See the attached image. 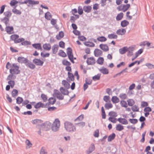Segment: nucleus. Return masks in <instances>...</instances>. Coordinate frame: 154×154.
I'll use <instances>...</instances> for the list:
<instances>
[{"label": "nucleus", "mask_w": 154, "mask_h": 154, "mask_svg": "<svg viewBox=\"0 0 154 154\" xmlns=\"http://www.w3.org/2000/svg\"><path fill=\"white\" fill-rule=\"evenodd\" d=\"M64 127L66 131L69 132H73L76 131V128L73 124L67 121L64 122Z\"/></svg>", "instance_id": "1"}, {"label": "nucleus", "mask_w": 154, "mask_h": 154, "mask_svg": "<svg viewBox=\"0 0 154 154\" xmlns=\"http://www.w3.org/2000/svg\"><path fill=\"white\" fill-rule=\"evenodd\" d=\"M60 122L58 119H56L52 125L51 129L54 131H57L59 129Z\"/></svg>", "instance_id": "2"}, {"label": "nucleus", "mask_w": 154, "mask_h": 154, "mask_svg": "<svg viewBox=\"0 0 154 154\" xmlns=\"http://www.w3.org/2000/svg\"><path fill=\"white\" fill-rule=\"evenodd\" d=\"M19 68V66L16 64L13 63L11 65V68L10 69V72L11 74H18L20 72Z\"/></svg>", "instance_id": "3"}, {"label": "nucleus", "mask_w": 154, "mask_h": 154, "mask_svg": "<svg viewBox=\"0 0 154 154\" xmlns=\"http://www.w3.org/2000/svg\"><path fill=\"white\" fill-rule=\"evenodd\" d=\"M53 95L56 97L59 100H63L64 98V96L61 93L56 89L54 90Z\"/></svg>", "instance_id": "4"}, {"label": "nucleus", "mask_w": 154, "mask_h": 154, "mask_svg": "<svg viewBox=\"0 0 154 154\" xmlns=\"http://www.w3.org/2000/svg\"><path fill=\"white\" fill-rule=\"evenodd\" d=\"M86 62L88 65H93L95 63V60L94 57H91L87 58Z\"/></svg>", "instance_id": "5"}, {"label": "nucleus", "mask_w": 154, "mask_h": 154, "mask_svg": "<svg viewBox=\"0 0 154 154\" xmlns=\"http://www.w3.org/2000/svg\"><path fill=\"white\" fill-rule=\"evenodd\" d=\"M28 60L26 58L23 57H19L17 58V61L19 63H24L25 64L28 61Z\"/></svg>", "instance_id": "6"}, {"label": "nucleus", "mask_w": 154, "mask_h": 154, "mask_svg": "<svg viewBox=\"0 0 154 154\" xmlns=\"http://www.w3.org/2000/svg\"><path fill=\"white\" fill-rule=\"evenodd\" d=\"M33 62L36 65L42 66L44 62L40 59L35 58L33 60Z\"/></svg>", "instance_id": "7"}, {"label": "nucleus", "mask_w": 154, "mask_h": 154, "mask_svg": "<svg viewBox=\"0 0 154 154\" xmlns=\"http://www.w3.org/2000/svg\"><path fill=\"white\" fill-rule=\"evenodd\" d=\"M134 48L132 46L129 47L128 48H127V51L128 53L127 54L128 56H131L133 55V51Z\"/></svg>", "instance_id": "8"}, {"label": "nucleus", "mask_w": 154, "mask_h": 154, "mask_svg": "<svg viewBox=\"0 0 154 154\" xmlns=\"http://www.w3.org/2000/svg\"><path fill=\"white\" fill-rule=\"evenodd\" d=\"M5 30L8 33L11 34L13 33L14 28L12 26H8L6 27Z\"/></svg>", "instance_id": "9"}, {"label": "nucleus", "mask_w": 154, "mask_h": 154, "mask_svg": "<svg viewBox=\"0 0 154 154\" xmlns=\"http://www.w3.org/2000/svg\"><path fill=\"white\" fill-rule=\"evenodd\" d=\"M28 3L29 5H36L39 4V2L33 0H26L24 2V4H26Z\"/></svg>", "instance_id": "10"}, {"label": "nucleus", "mask_w": 154, "mask_h": 154, "mask_svg": "<svg viewBox=\"0 0 154 154\" xmlns=\"http://www.w3.org/2000/svg\"><path fill=\"white\" fill-rule=\"evenodd\" d=\"M126 32V29H125L121 28L118 29L116 31V34L119 35H123L125 34Z\"/></svg>", "instance_id": "11"}, {"label": "nucleus", "mask_w": 154, "mask_h": 154, "mask_svg": "<svg viewBox=\"0 0 154 154\" xmlns=\"http://www.w3.org/2000/svg\"><path fill=\"white\" fill-rule=\"evenodd\" d=\"M68 77L67 78L66 80L67 81L70 82L71 81H73L74 80V76L73 74L69 72H68Z\"/></svg>", "instance_id": "12"}, {"label": "nucleus", "mask_w": 154, "mask_h": 154, "mask_svg": "<svg viewBox=\"0 0 154 154\" xmlns=\"http://www.w3.org/2000/svg\"><path fill=\"white\" fill-rule=\"evenodd\" d=\"M1 20L2 21L5 23L6 26H9V19L8 18L4 17L3 18H1Z\"/></svg>", "instance_id": "13"}, {"label": "nucleus", "mask_w": 154, "mask_h": 154, "mask_svg": "<svg viewBox=\"0 0 154 154\" xmlns=\"http://www.w3.org/2000/svg\"><path fill=\"white\" fill-rule=\"evenodd\" d=\"M117 120L119 123L123 125H127L128 124V122L127 119L124 118H119L117 119Z\"/></svg>", "instance_id": "14"}, {"label": "nucleus", "mask_w": 154, "mask_h": 154, "mask_svg": "<svg viewBox=\"0 0 154 154\" xmlns=\"http://www.w3.org/2000/svg\"><path fill=\"white\" fill-rule=\"evenodd\" d=\"M100 48L104 51H108L109 50L108 47L107 45L101 44L99 45Z\"/></svg>", "instance_id": "15"}, {"label": "nucleus", "mask_w": 154, "mask_h": 154, "mask_svg": "<svg viewBox=\"0 0 154 154\" xmlns=\"http://www.w3.org/2000/svg\"><path fill=\"white\" fill-rule=\"evenodd\" d=\"M25 65L27 67L32 69H35V65L29 60H28V61L27 62V63H26Z\"/></svg>", "instance_id": "16"}, {"label": "nucleus", "mask_w": 154, "mask_h": 154, "mask_svg": "<svg viewBox=\"0 0 154 154\" xmlns=\"http://www.w3.org/2000/svg\"><path fill=\"white\" fill-rule=\"evenodd\" d=\"M45 106L44 103H43L41 102H40L34 105V107L36 109H38L40 107L45 108Z\"/></svg>", "instance_id": "17"}, {"label": "nucleus", "mask_w": 154, "mask_h": 154, "mask_svg": "<svg viewBox=\"0 0 154 154\" xmlns=\"http://www.w3.org/2000/svg\"><path fill=\"white\" fill-rule=\"evenodd\" d=\"M45 127V124H42V125H38L36 127L39 129V131H38V134H41V131L42 130H43V128Z\"/></svg>", "instance_id": "18"}, {"label": "nucleus", "mask_w": 154, "mask_h": 154, "mask_svg": "<svg viewBox=\"0 0 154 154\" xmlns=\"http://www.w3.org/2000/svg\"><path fill=\"white\" fill-rule=\"evenodd\" d=\"M32 46L33 48L38 50H42V48L41 44L40 43H35L32 44Z\"/></svg>", "instance_id": "19"}, {"label": "nucleus", "mask_w": 154, "mask_h": 154, "mask_svg": "<svg viewBox=\"0 0 154 154\" xmlns=\"http://www.w3.org/2000/svg\"><path fill=\"white\" fill-rule=\"evenodd\" d=\"M94 54L96 57H98L100 56L102 54V52L101 50L99 49H96L94 51Z\"/></svg>", "instance_id": "20"}, {"label": "nucleus", "mask_w": 154, "mask_h": 154, "mask_svg": "<svg viewBox=\"0 0 154 154\" xmlns=\"http://www.w3.org/2000/svg\"><path fill=\"white\" fill-rule=\"evenodd\" d=\"M61 93L64 95H68L69 94V92L66 89H64L63 87H60V89Z\"/></svg>", "instance_id": "21"}, {"label": "nucleus", "mask_w": 154, "mask_h": 154, "mask_svg": "<svg viewBox=\"0 0 154 154\" xmlns=\"http://www.w3.org/2000/svg\"><path fill=\"white\" fill-rule=\"evenodd\" d=\"M59 48L58 45L57 44L54 45L52 47V49L53 53L56 54Z\"/></svg>", "instance_id": "22"}, {"label": "nucleus", "mask_w": 154, "mask_h": 154, "mask_svg": "<svg viewBox=\"0 0 154 154\" xmlns=\"http://www.w3.org/2000/svg\"><path fill=\"white\" fill-rule=\"evenodd\" d=\"M43 48L45 50L49 51L51 49V45L50 44L45 43L43 45Z\"/></svg>", "instance_id": "23"}, {"label": "nucleus", "mask_w": 154, "mask_h": 154, "mask_svg": "<svg viewBox=\"0 0 154 154\" xmlns=\"http://www.w3.org/2000/svg\"><path fill=\"white\" fill-rule=\"evenodd\" d=\"M92 9V7L90 6H84L83 9L84 11L88 13L90 12Z\"/></svg>", "instance_id": "24"}, {"label": "nucleus", "mask_w": 154, "mask_h": 154, "mask_svg": "<svg viewBox=\"0 0 154 154\" xmlns=\"http://www.w3.org/2000/svg\"><path fill=\"white\" fill-rule=\"evenodd\" d=\"M64 36V33L63 31L59 32V34L56 36V38L57 40H60Z\"/></svg>", "instance_id": "25"}, {"label": "nucleus", "mask_w": 154, "mask_h": 154, "mask_svg": "<svg viewBox=\"0 0 154 154\" xmlns=\"http://www.w3.org/2000/svg\"><path fill=\"white\" fill-rule=\"evenodd\" d=\"M129 24V22L125 20H122L121 21V25L123 27L126 26L128 25Z\"/></svg>", "instance_id": "26"}, {"label": "nucleus", "mask_w": 154, "mask_h": 154, "mask_svg": "<svg viewBox=\"0 0 154 154\" xmlns=\"http://www.w3.org/2000/svg\"><path fill=\"white\" fill-rule=\"evenodd\" d=\"M100 71L104 74H107L109 73L108 69L104 67H103L101 69H100Z\"/></svg>", "instance_id": "27"}, {"label": "nucleus", "mask_w": 154, "mask_h": 154, "mask_svg": "<svg viewBox=\"0 0 154 154\" xmlns=\"http://www.w3.org/2000/svg\"><path fill=\"white\" fill-rule=\"evenodd\" d=\"M62 84L66 88H70V84L65 80H63L62 81Z\"/></svg>", "instance_id": "28"}, {"label": "nucleus", "mask_w": 154, "mask_h": 154, "mask_svg": "<svg viewBox=\"0 0 154 154\" xmlns=\"http://www.w3.org/2000/svg\"><path fill=\"white\" fill-rule=\"evenodd\" d=\"M112 102L114 103H118L119 102V98L116 96H114L112 97L111 99Z\"/></svg>", "instance_id": "29"}, {"label": "nucleus", "mask_w": 154, "mask_h": 154, "mask_svg": "<svg viewBox=\"0 0 154 154\" xmlns=\"http://www.w3.org/2000/svg\"><path fill=\"white\" fill-rule=\"evenodd\" d=\"M127 48L126 47H124L120 49L119 50V53L122 54H125L127 52Z\"/></svg>", "instance_id": "30"}, {"label": "nucleus", "mask_w": 154, "mask_h": 154, "mask_svg": "<svg viewBox=\"0 0 154 154\" xmlns=\"http://www.w3.org/2000/svg\"><path fill=\"white\" fill-rule=\"evenodd\" d=\"M94 149V145H91V147L88 148V149L86 151V153L87 154H89L93 151Z\"/></svg>", "instance_id": "31"}, {"label": "nucleus", "mask_w": 154, "mask_h": 154, "mask_svg": "<svg viewBox=\"0 0 154 154\" xmlns=\"http://www.w3.org/2000/svg\"><path fill=\"white\" fill-rule=\"evenodd\" d=\"M130 6V5L129 4L122 5V11L124 12H125L128 10Z\"/></svg>", "instance_id": "32"}, {"label": "nucleus", "mask_w": 154, "mask_h": 154, "mask_svg": "<svg viewBox=\"0 0 154 154\" xmlns=\"http://www.w3.org/2000/svg\"><path fill=\"white\" fill-rule=\"evenodd\" d=\"M108 37L110 39H116L118 38V36L116 34L111 33L108 35Z\"/></svg>", "instance_id": "33"}, {"label": "nucleus", "mask_w": 154, "mask_h": 154, "mask_svg": "<svg viewBox=\"0 0 154 154\" xmlns=\"http://www.w3.org/2000/svg\"><path fill=\"white\" fill-rule=\"evenodd\" d=\"M116 137V134L114 133H113L110 134L108 137V141H111L113 140Z\"/></svg>", "instance_id": "34"}, {"label": "nucleus", "mask_w": 154, "mask_h": 154, "mask_svg": "<svg viewBox=\"0 0 154 154\" xmlns=\"http://www.w3.org/2000/svg\"><path fill=\"white\" fill-rule=\"evenodd\" d=\"M52 16L50 12H47L45 14V18L48 20H50L52 18Z\"/></svg>", "instance_id": "35"}, {"label": "nucleus", "mask_w": 154, "mask_h": 154, "mask_svg": "<svg viewBox=\"0 0 154 154\" xmlns=\"http://www.w3.org/2000/svg\"><path fill=\"white\" fill-rule=\"evenodd\" d=\"M19 37V35L16 34L12 35L10 36L11 39L12 40L14 41V43L15 42V41L17 40V39Z\"/></svg>", "instance_id": "36"}, {"label": "nucleus", "mask_w": 154, "mask_h": 154, "mask_svg": "<svg viewBox=\"0 0 154 154\" xmlns=\"http://www.w3.org/2000/svg\"><path fill=\"white\" fill-rule=\"evenodd\" d=\"M18 91L17 90L13 89L11 92L12 96L14 98L16 97L18 95Z\"/></svg>", "instance_id": "37"}, {"label": "nucleus", "mask_w": 154, "mask_h": 154, "mask_svg": "<svg viewBox=\"0 0 154 154\" xmlns=\"http://www.w3.org/2000/svg\"><path fill=\"white\" fill-rule=\"evenodd\" d=\"M124 129L123 126L122 125L119 124L116 125V130L119 131H120Z\"/></svg>", "instance_id": "38"}, {"label": "nucleus", "mask_w": 154, "mask_h": 154, "mask_svg": "<svg viewBox=\"0 0 154 154\" xmlns=\"http://www.w3.org/2000/svg\"><path fill=\"white\" fill-rule=\"evenodd\" d=\"M123 17V14L122 13H120L118 14L116 17L117 20L119 21L121 20Z\"/></svg>", "instance_id": "39"}, {"label": "nucleus", "mask_w": 154, "mask_h": 154, "mask_svg": "<svg viewBox=\"0 0 154 154\" xmlns=\"http://www.w3.org/2000/svg\"><path fill=\"white\" fill-rule=\"evenodd\" d=\"M97 40L100 42H103L106 41L107 39L105 37L103 36H99L97 38Z\"/></svg>", "instance_id": "40"}, {"label": "nucleus", "mask_w": 154, "mask_h": 154, "mask_svg": "<svg viewBox=\"0 0 154 154\" xmlns=\"http://www.w3.org/2000/svg\"><path fill=\"white\" fill-rule=\"evenodd\" d=\"M128 105L130 106H133L135 103L134 100L132 99H129L127 101Z\"/></svg>", "instance_id": "41"}, {"label": "nucleus", "mask_w": 154, "mask_h": 154, "mask_svg": "<svg viewBox=\"0 0 154 154\" xmlns=\"http://www.w3.org/2000/svg\"><path fill=\"white\" fill-rule=\"evenodd\" d=\"M100 76L101 74H98L97 75L93 76L92 78V79L94 81L99 80L100 79Z\"/></svg>", "instance_id": "42"}, {"label": "nucleus", "mask_w": 154, "mask_h": 154, "mask_svg": "<svg viewBox=\"0 0 154 154\" xmlns=\"http://www.w3.org/2000/svg\"><path fill=\"white\" fill-rule=\"evenodd\" d=\"M4 15L5 16V17L8 18L9 19L11 15V13L10 11H7L4 13Z\"/></svg>", "instance_id": "43"}, {"label": "nucleus", "mask_w": 154, "mask_h": 154, "mask_svg": "<svg viewBox=\"0 0 154 154\" xmlns=\"http://www.w3.org/2000/svg\"><path fill=\"white\" fill-rule=\"evenodd\" d=\"M108 115L109 116H110V117H116L118 116L116 112L112 111L110 112H109Z\"/></svg>", "instance_id": "44"}, {"label": "nucleus", "mask_w": 154, "mask_h": 154, "mask_svg": "<svg viewBox=\"0 0 154 154\" xmlns=\"http://www.w3.org/2000/svg\"><path fill=\"white\" fill-rule=\"evenodd\" d=\"M56 99L53 97H50L48 99L49 103L50 104L53 105L56 102Z\"/></svg>", "instance_id": "45"}, {"label": "nucleus", "mask_w": 154, "mask_h": 154, "mask_svg": "<svg viewBox=\"0 0 154 154\" xmlns=\"http://www.w3.org/2000/svg\"><path fill=\"white\" fill-rule=\"evenodd\" d=\"M12 11L14 14H16L20 15L21 14V11L18 10L16 8V7H15L14 9H13Z\"/></svg>", "instance_id": "46"}, {"label": "nucleus", "mask_w": 154, "mask_h": 154, "mask_svg": "<svg viewBox=\"0 0 154 154\" xmlns=\"http://www.w3.org/2000/svg\"><path fill=\"white\" fill-rule=\"evenodd\" d=\"M104 59L102 57H100L97 59V63L100 65H102L103 64Z\"/></svg>", "instance_id": "47"}, {"label": "nucleus", "mask_w": 154, "mask_h": 154, "mask_svg": "<svg viewBox=\"0 0 154 154\" xmlns=\"http://www.w3.org/2000/svg\"><path fill=\"white\" fill-rule=\"evenodd\" d=\"M105 108L106 109H109L112 108L113 105L112 103H106L104 105Z\"/></svg>", "instance_id": "48"}, {"label": "nucleus", "mask_w": 154, "mask_h": 154, "mask_svg": "<svg viewBox=\"0 0 154 154\" xmlns=\"http://www.w3.org/2000/svg\"><path fill=\"white\" fill-rule=\"evenodd\" d=\"M120 104L122 107L126 108L128 106L126 102L123 100L120 101Z\"/></svg>", "instance_id": "49"}, {"label": "nucleus", "mask_w": 154, "mask_h": 154, "mask_svg": "<svg viewBox=\"0 0 154 154\" xmlns=\"http://www.w3.org/2000/svg\"><path fill=\"white\" fill-rule=\"evenodd\" d=\"M23 101L22 98L20 97H18L16 98V103L17 104H20Z\"/></svg>", "instance_id": "50"}, {"label": "nucleus", "mask_w": 154, "mask_h": 154, "mask_svg": "<svg viewBox=\"0 0 154 154\" xmlns=\"http://www.w3.org/2000/svg\"><path fill=\"white\" fill-rule=\"evenodd\" d=\"M40 154H48V152L45 148L43 147H42L40 151Z\"/></svg>", "instance_id": "51"}, {"label": "nucleus", "mask_w": 154, "mask_h": 154, "mask_svg": "<svg viewBox=\"0 0 154 154\" xmlns=\"http://www.w3.org/2000/svg\"><path fill=\"white\" fill-rule=\"evenodd\" d=\"M131 109L133 112H138L139 111V107L136 105L133 106Z\"/></svg>", "instance_id": "52"}, {"label": "nucleus", "mask_w": 154, "mask_h": 154, "mask_svg": "<svg viewBox=\"0 0 154 154\" xmlns=\"http://www.w3.org/2000/svg\"><path fill=\"white\" fill-rule=\"evenodd\" d=\"M145 66L150 69H154V65L149 63H147L145 64Z\"/></svg>", "instance_id": "53"}, {"label": "nucleus", "mask_w": 154, "mask_h": 154, "mask_svg": "<svg viewBox=\"0 0 154 154\" xmlns=\"http://www.w3.org/2000/svg\"><path fill=\"white\" fill-rule=\"evenodd\" d=\"M119 97L122 100H125L127 98V96L125 94H121L119 95Z\"/></svg>", "instance_id": "54"}, {"label": "nucleus", "mask_w": 154, "mask_h": 154, "mask_svg": "<svg viewBox=\"0 0 154 154\" xmlns=\"http://www.w3.org/2000/svg\"><path fill=\"white\" fill-rule=\"evenodd\" d=\"M62 64L65 66H69L71 65L70 63L68 61L64 60L62 61Z\"/></svg>", "instance_id": "55"}, {"label": "nucleus", "mask_w": 154, "mask_h": 154, "mask_svg": "<svg viewBox=\"0 0 154 154\" xmlns=\"http://www.w3.org/2000/svg\"><path fill=\"white\" fill-rule=\"evenodd\" d=\"M41 97L44 102H46L48 99L47 96L46 95L43 94H42L41 95Z\"/></svg>", "instance_id": "56"}, {"label": "nucleus", "mask_w": 154, "mask_h": 154, "mask_svg": "<svg viewBox=\"0 0 154 154\" xmlns=\"http://www.w3.org/2000/svg\"><path fill=\"white\" fill-rule=\"evenodd\" d=\"M58 54L59 56L63 57H66V55L65 53L62 50H60Z\"/></svg>", "instance_id": "57"}, {"label": "nucleus", "mask_w": 154, "mask_h": 154, "mask_svg": "<svg viewBox=\"0 0 154 154\" xmlns=\"http://www.w3.org/2000/svg\"><path fill=\"white\" fill-rule=\"evenodd\" d=\"M110 97L109 96H105L103 97V100L106 102H110Z\"/></svg>", "instance_id": "58"}, {"label": "nucleus", "mask_w": 154, "mask_h": 154, "mask_svg": "<svg viewBox=\"0 0 154 154\" xmlns=\"http://www.w3.org/2000/svg\"><path fill=\"white\" fill-rule=\"evenodd\" d=\"M8 83L12 88H14L15 85V82L14 81L10 80L8 82Z\"/></svg>", "instance_id": "59"}, {"label": "nucleus", "mask_w": 154, "mask_h": 154, "mask_svg": "<svg viewBox=\"0 0 154 154\" xmlns=\"http://www.w3.org/2000/svg\"><path fill=\"white\" fill-rule=\"evenodd\" d=\"M108 120L111 122L115 123L116 122L117 119L112 117H110L109 118Z\"/></svg>", "instance_id": "60"}, {"label": "nucleus", "mask_w": 154, "mask_h": 154, "mask_svg": "<svg viewBox=\"0 0 154 154\" xmlns=\"http://www.w3.org/2000/svg\"><path fill=\"white\" fill-rule=\"evenodd\" d=\"M31 44V42L28 41H23L21 43V45H23L26 46L27 45H30Z\"/></svg>", "instance_id": "61"}, {"label": "nucleus", "mask_w": 154, "mask_h": 154, "mask_svg": "<svg viewBox=\"0 0 154 154\" xmlns=\"http://www.w3.org/2000/svg\"><path fill=\"white\" fill-rule=\"evenodd\" d=\"M129 122L132 124H135L138 122V120L136 119H130Z\"/></svg>", "instance_id": "62"}, {"label": "nucleus", "mask_w": 154, "mask_h": 154, "mask_svg": "<svg viewBox=\"0 0 154 154\" xmlns=\"http://www.w3.org/2000/svg\"><path fill=\"white\" fill-rule=\"evenodd\" d=\"M94 136L95 137H98L99 136V129H97L94 131Z\"/></svg>", "instance_id": "63"}, {"label": "nucleus", "mask_w": 154, "mask_h": 154, "mask_svg": "<svg viewBox=\"0 0 154 154\" xmlns=\"http://www.w3.org/2000/svg\"><path fill=\"white\" fill-rule=\"evenodd\" d=\"M84 116L83 114H82L78 117L75 120V121H76L78 120L79 121L82 120L84 118Z\"/></svg>", "instance_id": "64"}]
</instances>
